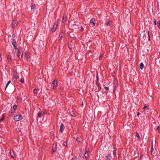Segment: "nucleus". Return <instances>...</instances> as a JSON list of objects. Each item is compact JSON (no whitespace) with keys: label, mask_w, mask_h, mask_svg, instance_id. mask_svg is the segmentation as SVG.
Listing matches in <instances>:
<instances>
[{"label":"nucleus","mask_w":160,"mask_h":160,"mask_svg":"<svg viewBox=\"0 0 160 160\" xmlns=\"http://www.w3.org/2000/svg\"><path fill=\"white\" fill-rule=\"evenodd\" d=\"M22 117L21 115H17L15 116L14 117L13 119L16 121H18L19 120H21L22 119Z\"/></svg>","instance_id":"nucleus-1"},{"label":"nucleus","mask_w":160,"mask_h":160,"mask_svg":"<svg viewBox=\"0 0 160 160\" xmlns=\"http://www.w3.org/2000/svg\"><path fill=\"white\" fill-rule=\"evenodd\" d=\"M12 42V45L14 47V49H18V48H17V45L16 42L14 39L12 38L11 39Z\"/></svg>","instance_id":"nucleus-2"},{"label":"nucleus","mask_w":160,"mask_h":160,"mask_svg":"<svg viewBox=\"0 0 160 160\" xmlns=\"http://www.w3.org/2000/svg\"><path fill=\"white\" fill-rule=\"evenodd\" d=\"M18 73L16 71H14L13 79L15 81H16L17 79L18 78Z\"/></svg>","instance_id":"nucleus-3"},{"label":"nucleus","mask_w":160,"mask_h":160,"mask_svg":"<svg viewBox=\"0 0 160 160\" xmlns=\"http://www.w3.org/2000/svg\"><path fill=\"white\" fill-rule=\"evenodd\" d=\"M64 126L63 124L62 123L61 124L60 127V128L59 130V132H61V133H62L64 130Z\"/></svg>","instance_id":"nucleus-4"},{"label":"nucleus","mask_w":160,"mask_h":160,"mask_svg":"<svg viewBox=\"0 0 160 160\" xmlns=\"http://www.w3.org/2000/svg\"><path fill=\"white\" fill-rule=\"evenodd\" d=\"M52 84L54 86L53 87V88L54 89L56 88V87L58 86L57 82L56 80H55L52 82Z\"/></svg>","instance_id":"nucleus-5"},{"label":"nucleus","mask_w":160,"mask_h":160,"mask_svg":"<svg viewBox=\"0 0 160 160\" xmlns=\"http://www.w3.org/2000/svg\"><path fill=\"white\" fill-rule=\"evenodd\" d=\"M58 25V23H57L56 24V23L55 22L54 23V25L53 26V28L52 29V31L53 32H55L56 29L57 27V25Z\"/></svg>","instance_id":"nucleus-6"},{"label":"nucleus","mask_w":160,"mask_h":160,"mask_svg":"<svg viewBox=\"0 0 160 160\" xmlns=\"http://www.w3.org/2000/svg\"><path fill=\"white\" fill-rule=\"evenodd\" d=\"M10 156L11 158H14V151L13 150H11L10 152Z\"/></svg>","instance_id":"nucleus-7"},{"label":"nucleus","mask_w":160,"mask_h":160,"mask_svg":"<svg viewBox=\"0 0 160 160\" xmlns=\"http://www.w3.org/2000/svg\"><path fill=\"white\" fill-rule=\"evenodd\" d=\"M54 144L53 145V146L52 147V152H55L57 149V147H56V145H55V146H54Z\"/></svg>","instance_id":"nucleus-8"},{"label":"nucleus","mask_w":160,"mask_h":160,"mask_svg":"<svg viewBox=\"0 0 160 160\" xmlns=\"http://www.w3.org/2000/svg\"><path fill=\"white\" fill-rule=\"evenodd\" d=\"M18 23V21H13L12 25V28H14L16 26Z\"/></svg>","instance_id":"nucleus-9"},{"label":"nucleus","mask_w":160,"mask_h":160,"mask_svg":"<svg viewBox=\"0 0 160 160\" xmlns=\"http://www.w3.org/2000/svg\"><path fill=\"white\" fill-rule=\"evenodd\" d=\"M22 52L19 51H18V57L19 58H22Z\"/></svg>","instance_id":"nucleus-10"},{"label":"nucleus","mask_w":160,"mask_h":160,"mask_svg":"<svg viewBox=\"0 0 160 160\" xmlns=\"http://www.w3.org/2000/svg\"><path fill=\"white\" fill-rule=\"evenodd\" d=\"M96 84L97 86L98 87V91L99 92L100 91L101 89V87L100 86V85L98 82H96Z\"/></svg>","instance_id":"nucleus-11"},{"label":"nucleus","mask_w":160,"mask_h":160,"mask_svg":"<svg viewBox=\"0 0 160 160\" xmlns=\"http://www.w3.org/2000/svg\"><path fill=\"white\" fill-rule=\"evenodd\" d=\"M113 86L114 88V89L115 90L118 86V82L117 81L115 82V83L114 84Z\"/></svg>","instance_id":"nucleus-12"},{"label":"nucleus","mask_w":160,"mask_h":160,"mask_svg":"<svg viewBox=\"0 0 160 160\" xmlns=\"http://www.w3.org/2000/svg\"><path fill=\"white\" fill-rule=\"evenodd\" d=\"M35 5L32 4L31 5V10L33 12L34 11V10H35Z\"/></svg>","instance_id":"nucleus-13"},{"label":"nucleus","mask_w":160,"mask_h":160,"mask_svg":"<svg viewBox=\"0 0 160 160\" xmlns=\"http://www.w3.org/2000/svg\"><path fill=\"white\" fill-rule=\"evenodd\" d=\"M106 160H110V159L112 158L111 156H110L109 154H108L107 156H106Z\"/></svg>","instance_id":"nucleus-14"},{"label":"nucleus","mask_w":160,"mask_h":160,"mask_svg":"<svg viewBox=\"0 0 160 160\" xmlns=\"http://www.w3.org/2000/svg\"><path fill=\"white\" fill-rule=\"evenodd\" d=\"M95 21V19L94 18H92L90 21V23L93 24V25H95V23L94 22Z\"/></svg>","instance_id":"nucleus-15"},{"label":"nucleus","mask_w":160,"mask_h":160,"mask_svg":"<svg viewBox=\"0 0 160 160\" xmlns=\"http://www.w3.org/2000/svg\"><path fill=\"white\" fill-rule=\"evenodd\" d=\"M64 32L63 31H62L61 32L59 36V37L60 38V39H61V38L63 37V36L64 34Z\"/></svg>","instance_id":"nucleus-16"},{"label":"nucleus","mask_w":160,"mask_h":160,"mask_svg":"<svg viewBox=\"0 0 160 160\" xmlns=\"http://www.w3.org/2000/svg\"><path fill=\"white\" fill-rule=\"evenodd\" d=\"M83 158H85L86 160H88V154L87 153H85L84 154Z\"/></svg>","instance_id":"nucleus-17"},{"label":"nucleus","mask_w":160,"mask_h":160,"mask_svg":"<svg viewBox=\"0 0 160 160\" xmlns=\"http://www.w3.org/2000/svg\"><path fill=\"white\" fill-rule=\"evenodd\" d=\"M76 139V141L78 142H80L81 141V137H76V138H75Z\"/></svg>","instance_id":"nucleus-18"},{"label":"nucleus","mask_w":160,"mask_h":160,"mask_svg":"<svg viewBox=\"0 0 160 160\" xmlns=\"http://www.w3.org/2000/svg\"><path fill=\"white\" fill-rule=\"evenodd\" d=\"M153 151H154L153 147V146L152 145V146L151 148V151H150L151 155L152 154V152H153Z\"/></svg>","instance_id":"nucleus-19"},{"label":"nucleus","mask_w":160,"mask_h":160,"mask_svg":"<svg viewBox=\"0 0 160 160\" xmlns=\"http://www.w3.org/2000/svg\"><path fill=\"white\" fill-rule=\"evenodd\" d=\"M29 53H28V52H25V56L27 58V59L28 60V59L29 58Z\"/></svg>","instance_id":"nucleus-20"},{"label":"nucleus","mask_w":160,"mask_h":160,"mask_svg":"<svg viewBox=\"0 0 160 160\" xmlns=\"http://www.w3.org/2000/svg\"><path fill=\"white\" fill-rule=\"evenodd\" d=\"M14 111H12V110L11 109L9 111V113L8 114V115L9 116H10L12 115V113H13L14 112Z\"/></svg>","instance_id":"nucleus-21"},{"label":"nucleus","mask_w":160,"mask_h":160,"mask_svg":"<svg viewBox=\"0 0 160 160\" xmlns=\"http://www.w3.org/2000/svg\"><path fill=\"white\" fill-rule=\"evenodd\" d=\"M144 65V64L142 62H141L140 64V68L141 70H142L143 68Z\"/></svg>","instance_id":"nucleus-22"},{"label":"nucleus","mask_w":160,"mask_h":160,"mask_svg":"<svg viewBox=\"0 0 160 160\" xmlns=\"http://www.w3.org/2000/svg\"><path fill=\"white\" fill-rule=\"evenodd\" d=\"M42 113L41 112H38V117L39 118L41 117Z\"/></svg>","instance_id":"nucleus-23"},{"label":"nucleus","mask_w":160,"mask_h":160,"mask_svg":"<svg viewBox=\"0 0 160 160\" xmlns=\"http://www.w3.org/2000/svg\"><path fill=\"white\" fill-rule=\"evenodd\" d=\"M157 26L160 29V22L158 21L157 22Z\"/></svg>","instance_id":"nucleus-24"},{"label":"nucleus","mask_w":160,"mask_h":160,"mask_svg":"<svg viewBox=\"0 0 160 160\" xmlns=\"http://www.w3.org/2000/svg\"><path fill=\"white\" fill-rule=\"evenodd\" d=\"M17 105L16 104H14L13 106V109H14V110L15 111V110L16 109H17Z\"/></svg>","instance_id":"nucleus-25"},{"label":"nucleus","mask_w":160,"mask_h":160,"mask_svg":"<svg viewBox=\"0 0 160 160\" xmlns=\"http://www.w3.org/2000/svg\"><path fill=\"white\" fill-rule=\"evenodd\" d=\"M148 41H150V36L149 32V31H148Z\"/></svg>","instance_id":"nucleus-26"},{"label":"nucleus","mask_w":160,"mask_h":160,"mask_svg":"<svg viewBox=\"0 0 160 160\" xmlns=\"http://www.w3.org/2000/svg\"><path fill=\"white\" fill-rule=\"evenodd\" d=\"M33 93L35 94L38 93V90L37 89H35L33 90Z\"/></svg>","instance_id":"nucleus-27"},{"label":"nucleus","mask_w":160,"mask_h":160,"mask_svg":"<svg viewBox=\"0 0 160 160\" xmlns=\"http://www.w3.org/2000/svg\"><path fill=\"white\" fill-rule=\"evenodd\" d=\"M11 82V81H9L8 82V83H7V84H6V87H5V89H6V88H7L8 86V85L10 84V83Z\"/></svg>","instance_id":"nucleus-28"},{"label":"nucleus","mask_w":160,"mask_h":160,"mask_svg":"<svg viewBox=\"0 0 160 160\" xmlns=\"http://www.w3.org/2000/svg\"><path fill=\"white\" fill-rule=\"evenodd\" d=\"M146 109H148V107L147 106H144V107L143 108V110H145Z\"/></svg>","instance_id":"nucleus-29"},{"label":"nucleus","mask_w":160,"mask_h":160,"mask_svg":"<svg viewBox=\"0 0 160 160\" xmlns=\"http://www.w3.org/2000/svg\"><path fill=\"white\" fill-rule=\"evenodd\" d=\"M20 82H21L22 83H23L24 82V79L23 78H21L20 80Z\"/></svg>","instance_id":"nucleus-30"},{"label":"nucleus","mask_w":160,"mask_h":160,"mask_svg":"<svg viewBox=\"0 0 160 160\" xmlns=\"http://www.w3.org/2000/svg\"><path fill=\"white\" fill-rule=\"evenodd\" d=\"M63 145L64 146L66 147L67 145V142H64L63 143Z\"/></svg>","instance_id":"nucleus-31"},{"label":"nucleus","mask_w":160,"mask_h":160,"mask_svg":"<svg viewBox=\"0 0 160 160\" xmlns=\"http://www.w3.org/2000/svg\"><path fill=\"white\" fill-rule=\"evenodd\" d=\"M136 136L138 139L140 138V136L138 132H137L136 133Z\"/></svg>","instance_id":"nucleus-32"},{"label":"nucleus","mask_w":160,"mask_h":160,"mask_svg":"<svg viewBox=\"0 0 160 160\" xmlns=\"http://www.w3.org/2000/svg\"><path fill=\"white\" fill-rule=\"evenodd\" d=\"M7 58L8 60L10 59V60H11V56L10 55H8L7 56Z\"/></svg>","instance_id":"nucleus-33"},{"label":"nucleus","mask_w":160,"mask_h":160,"mask_svg":"<svg viewBox=\"0 0 160 160\" xmlns=\"http://www.w3.org/2000/svg\"><path fill=\"white\" fill-rule=\"evenodd\" d=\"M104 89L106 90V92L107 91L109 90L108 88V87H104Z\"/></svg>","instance_id":"nucleus-34"},{"label":"nucleus","mask_w":160,"mask_h":160,"mask_svg":"<svg viewBox=\"0 0 160 160\" xmlns=\"http://www.w3.org/2000/svg\"><path fill=\"white\" fill-rule=\"evenodd\" d=\"M116 150H114L113 151V155H114V156H115V155H116Z\"/></svg>","instance_id":"nucleus-35"},{"label":"nucleus","mask_w":160,"mask_h":160,"mask_svg":"<svg viewBox=\"0 0 160 160\" xmlns=\"http://www.w3.org/2000/svg\"><path fill=\"white\" fill-rule=\"evenodd\" d=\"M70 114L72 116H73L74 115V113L73 112H71Z\"/></svg>","instance_id":"nucleus-36"},{"label":"nucleus","mask_w":160,"mask_h":160,"mask_svg":"<svg viewBox=\"0 0 160 160\" xmlns=\"http://www.w3.org/2000/svg\"><path fill=\"white\" fill-rule=\"evenodd\" d=\"M96 78H97V80L96 81V82H98V79H99L98 76V75L96 76Z\"/></svg>","instance_id":"nucleus-37"},{"label":"nucleus","mask_w":160,"mask_h":160,"mask_svg":"<svg viewBox=\"0 0 160 160\" xmlns=\"http://www.w3.org/2000/svg\"><path fill=\"white\" fill-rule=\"evenodd\" d=\"M102 57V55H100L99 56V59H101Z\"/></svg>","instance_id":"nucleus-38"},{"label":"nucleus","mask_w":160,"mask_h":160,"mask_svg":"<svg viewBox=\"0 0 160 160\" xmlns=\"http://www.w3.org/2000/svg\"><path fill=\"white\" fill-rule=\"evenodd\" d=\"M154 24L155 25H156L157 24L156 21L155 20V21H154Z\"/></svg>","instance_id":"nucleus-39"},{"label":"nucleus","mask_w":160,"mask_h":160,"mask_svg":"<svg viewBox=\"0 0 160 160\" xmlns=\"http://www.w3.org/2000/svg\"><path fill=\"white\" fill-rule=\"evenodd\" d=\"M72 160H76V158H72Z\"/></svg>","instance_id":"nucleus-40"},{"label":"nucleus","mask_w":160,"mask_h":160,"mask_svg":"<svg viewBox=\"0 0 160 160\" xmlns=\"http://www.w3.org/2000/svg\"><path fill=\"white\" fill-rule=\"evenodd\" d=\"M106 24H107V25L108 26L110 25V24L109 22H107Z\"/></svg>","instance_id":"nucleus-41"},{"label":"nucleus","mask_w":160,"mask_h":160,"mask_svg":"<svg viewBox=\"0 0 160 160\" xmlns=\"http://www.w3.org/2000/svg\"><path fill=\"white\" fill-rule=\"evenodd\" d=\"M140 114V112H138L137 114V116H138V117H139V115Z\"/></svg>","instance_id":"nucleus-42"},{"label":"nucleus","mask_w":160,"mask_h":160,"mask_svg":"<svg viewBox=\"0 0 160 160\" xmlns=\"http://www.w3.org/2000/svg\"><path fill=\"white\" fill-rule=\"evenodd\" d=\"M12 38H14L15 37V35L14 34H13L12 35Z\"/></svg>","instance_id":"nucleus-43"},{"label":"nucleus","mask_w":160,"mask_h":160,"mask_svg":"<svg viewBox=\"0 0 160 160\" xmlns=\"http://www.w3.org/2000/svg\"><path fill=\"white\" fill-rule=\"evenodd\" d=\"M4 118H1L0 119V122L4 120Z\"/></svg>","instance_id":"nucleus-44"},{"label":"nucleus","mask_w":160,"mask_h":160,"mask_svg":"<svg viewBox=\"0 0 160 160\" xmlns=\"http://www.w3.org/2000/svg\"><path fill=\"white\" fill-rule=\"evenodd\" d=\"M89 152V151L88 150H86L85 151V153H88V152Z\"/></svg>","instance_id":"nucleus-45"},{"label":"nucleus","mask_w":160,"mask_h":160,"mask_svg":"<svg viewBox=\"0 0 160 160\" xmlns=\"http://www.w3.org/2000/svg\"><path fill=\"white\" fill-rule=\"evenodd\" d=\"M2 118H3L4 119V115L3 114H2Z\"/></svg>","instance_id":"nucleus-46"},{"label":"nucleus","mask_w":160,"mask_h":160,"mask_svg":"<svg viewBox=\"0 0 160 160\" xmlns=\"http://www.w3.org/2000/svg\"><path fill=\"white\" fill-rule=\"evenodd\" d=\"M83 30V28H81V31H82Z\"/></svg>","instance_id":"nucleus-47"},{"label":"nucleus","mask_w":160,"mask_h":160,"mask_svg":"<svg viewBox=\"0 0 160 160\" xmlns=\"http://www.w3.org/2000/svg\"><path fill=\"white\" fill-rule=\"evenodd\" d=\"M159 127H158L157 128V129L158 130L159 129Z\"/></svg>","instance_id":"nucleus-48"}]
</instances>
